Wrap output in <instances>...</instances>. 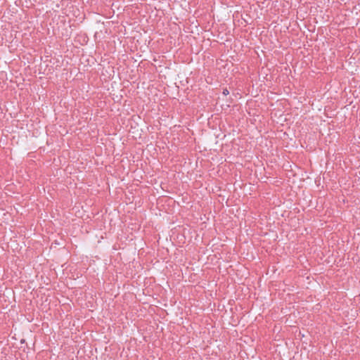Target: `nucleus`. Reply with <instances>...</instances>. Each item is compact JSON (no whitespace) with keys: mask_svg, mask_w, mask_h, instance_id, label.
<instances>
[{"mask_svg":"<svg viewBox=\"0 0 360 360\" xmlns=\"http://www.w3.org/2000/svg\"><path fill=\"white\" fill-rule=\"evenodd\" d=\"M222 93L224 96H227L229 94V91L227 89H224Z\"/></svg>","mask_w":360,"mask_h":360,"instance_id":"f257e3e1","label":"nucleus"}]
</instances>
